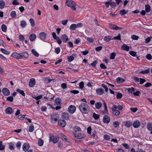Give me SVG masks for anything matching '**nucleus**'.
Segmentation results:
<instances>
[{
	"instance_id": "obj_1",
	"label": "nucleus",
	"mask_w": 152,
	"mask_h": 152,
	"mask_svg": "<svg viewBox=\"0 0 152 152\" xmlns=\"http://www.w3.org/2000/svg\"><path fill=\"white\" fill-rule=\"evenodd\" d=\"M79 108L81 112L84 114H88L89 112V107L87 104L84 103L80 104L79 106Z\"/></svg>"
},
{
	"instance_id": "obj_2",
	"label": "nucleus",
	"mask_w": 152,
	"mask_h": 152,
	"mask_svg": "<svg viewBox=\"0 0 152 152\" xmlns=\"http://www.w3.org/2000/svg\"><path fill=\"white\" fill-rule=\"evenodd\" d=\"M66 4L67 6L71 7L74 10H76L75 7L76 4L72 0H67L66 2Z\"/></svg>"
},
{
	"instance_id": "obj_3",
	"label": "nucleus",
	"mask_w": 152,
	"mask_h": 152,
	"mask_svg": "<svg viewBox=\"0 0 152 152\" xmlns=\"http://www.w3.org/2000/svg\"><path fill=\"white\" fill-rule=\"evenodd\" d=\"M58 115L56 113H53L51 115V119L52 121H57L58 119Z\"/></svg>"
},
{
	"instance_id": "obj_4",
	"label": "nucleus",
	"mask_w": 152,
	"mask_h": 152,
	"mask_svg": "<svg viewBox=\"0 0 152 152\" xmlns=\"http://www.w3.org/2000/svg\"><path fill=\"white\" fill-rule=\"evenodd\" d=\"M76 110V107L75 106L73 105H70L68 108V111L71 114H73L75 112Z\"/></svg>"
},
{
	"instance_id": "obj_5",
	"label": "nucleus",
	"mask_w": 152,
	"mask_h": 152,
	"mask_svg": "<svg viewBox=\"0 0 152 152\" xmlns=\"http://www.w3.org/2000/svg\"><path fill=\"white\" fill-rule=\"evenodd\" d=\"M73 134L76 138L78 139H82L85 138L86 136L85 134H82L80 133H76L75 132H74Z\"/></svg>"
},
{
	"instance_id": "obj_6",
	"label": "nucleus",
	"mask_w": 152,
	"mask_h": 152,
	"mask_svg": "<svg viewBox=\"0 0 152 152\" xmlns=\"http://www.w3.org/2000/svg\"><path fill=\"white\" fill-rule=\"evenodd\" d=\"M110 121V116L105 115L103 119V122L105 124H108Z\"/></svg>"
},
{
	"instance_id": "obj_7",
	"label": "nucleus",
	"mask_w": 152,
	"mask_h": 152,
	"mask_svg": "<svg viewBox=\"0 0 152 152\" xmlns=\"http://www.w3.org/2000/svg\"><path fill=\"white\" fill-rule=\"evenodd\" d=\"M109 27L111 29L113 30H121L123 29L122 27H120L115 25L110 24Z\"/></svg>"
},
{
	"instance_id": "obj_8",
	"label": "nucleus",
	"mask_w": 152,
	"mask_h": 152,
	"mask_svg": "<svg viewBox=\"0 0 152 152\" xmlns=\"http://www.w3.org/2000/svg\"><path fill=\"white\" fill-rule=\"evenodd\" d=\"M104 90L102 88H97L96 90V92L98 95H101L104 93Z\"/></svg>"
},
{
	"instance_id": "obj_9",
	"label": "nucleus",
	"mask_w": 152,
	"mask_h": 152,
	"mask_svg": "<svg viewBox=\"0 0 152 152\" xmlns=\"http://www.w3.org/2000/svg\"><path fill=\"white\" fill-rule=\"evenodd\" d=\"M62 117L65 120H68L69 119V115L67 113H62Z\"/></svg>"
},
{
	"instance_id": "obj_10",
	"label": "nucleus",
	"mask_w": 152,
	"mask_h": 152,
	"mask_svg": "<svg viewBox=\"0 0 152 152\" xmlns=\"http://www.w3.org/2000/svg\"><path fill=\"white\" fill-rule=\"evenodd\" d=\"M2 92L4 95L6 96H8L10 94L9 90L6 88H4L2 90Z\"/></svg>"
},
{
	"instance_id": "obj_11",
	"label": "nucleus",
	"mask_w": 152,
	"mask_h": 152,
	"mask_svg": "<svg viewBox=\"0 0 152 152\" xmlns=\"http://www.w3.org/2000/svg\"><path fill=\"white\" fill-rule=\"evenodd\" d=\"M30 147L29 144L27 142L24 143L23 146V149L25 152L27 151Z\"/></svg>"
},
{
	"instance_id": "obj_12",
	"label": "nucleus",
	"mask_w": 152,
	"mask_h": 152,
	"mask_svg": "<svg viewBox=\"0 0 152 152\" xmlns=\"http://www.w3.org/2000/svg\"><path fill=\"white\" fill-rule=\"evenodd\" d=\"M39 38L43 41H44L46 37V34L44 32H41L39 34Z\"/></svg>"
},
{
	"instance_id": "obj_13",
	"label": "nucleus",
	"mask_w": 152,
	"mask_h": 152,
	"mask_svg": "<svg viewBox=\"0 0 152 152\" xmlns=\"http://www.w3.org/2000/svg\"><path fill=\"white\" fill-rule=\"evenodd\" d=\"M36 83L35 79L34 78H32L30 80L29 82V85L31 87H33L34 86Z\"/></svg>"
},
{
	"instance_id": "obj_14",
	"label": "nucleus",
	"mask_w": 152,
	"mask_h": 152,
	"mask_svg": "<svg viewBox=\"0 0 152 152\" xmlns=\"http://www.w3.org/2000/svg\"><path fill=\"white\" fill-rule=\"evenodd\" d=\"M61 38L63 42H66L69 40V38L68 36L66 34L62 35L61 36Z\"/></svg>"
},
{
	"instance_id": "obj_15",
	"label": "nucleus",
	"mask_w": 152,
	"mask_h": 152,
	"mask_svg": "<svg viewBox=\"0 0 152 152\" xmlns=\"http://www.w3.org/2000/svg\"><path fill=\"white\" fill-rule=\"evenodd\" d=\"M58 123L59 125L63 127H64L66 125V122L63 120H59L58 121Z\"/></svg>"
},
{
	"instance_id": "obj_16",
	"label": "nucleus",
	"mask_w": 152,
	"mask_h": 152,
	"mask_svg": "<svg viewBox=\"0 0 152 152\" xmlns=\"http://www.w3.org/2000/svg\"><path fill=\"white\" fill-rule=\"evenodd\" d=\"M13 111L11 107H7L5 110L6 113L8 114H11L13 113Z\"/></svg>"
},
{
	"instance_id": "obj_17",
	"label": "nucleus",
	"mask_w": 152,
	"mask_h": 152,
	"mask_svg": "<svg viewBox=\"0 0 152 152\" xmlns=\"http://www.w3.org/2000/svg\"><path fill=\"white\" fill-rule=\"evenodd\" d=\"M20 58H27L28 57V54L26 52H23L20 54Z\"/></svg>"
},
{
	"instance_id": "obj_18",
	"label": "nucleus",
	"mask_w": 152,
	"mask_h": 152,
	"mask_svg": "<svg viewBox=\"0 0 152 152\" xmlns=\"http://www.w3.org/2000/svg\"><path fill=\"white\" fill-rule=\"evenodd\" d=\"M140 125V122L138 121H136L133 123V126L134 128H137Z\"/></svg>"
},
{
	"instance_id": "obj_19",
	"label": "nucleus",
	"mask_w": 152,
	"mask_h": 152,
	"mask_svg": "<svg viewBox=\"0 0 152 152\" xmlns=\"http://www.w3.org/2000/svg\"><path fill=\"white\" fill-rule=\"evenodd\" d=\"M36 38V36L35 34H31L29 37L30 40L32 42L34 41Z\"/></svg>"
},
{
	"instance_id": "obj_20",
	"label": "nucleus",
	"mask_w": 152,
	"mask_h": 152,
	"mask_svg": "<svg viewBox=\"0 0 152 152\" xmlns=\"http://www.w3.org/2000/svg\"><path fill=\"white\" fill-rule=\"evenodd\" d=\"M116 81L117 83H124L125 80L122 78L118 77L116 78Z\"/></svg>"
},
{
	"instance_id": "obj_21",
	"label": "nucleus",
	"mask_w": 152,
	"mask_h": 152,
	"mask_svg": "<svg viewBox=\"0 0 152 152\" xmlns=\"http://www.w3.org/2000/svg\"><path fill=\"white\" fill-rule=\"evenodd\" d=\"M11 56L14 58L18 59L20 58V54L18 53H13Z\"/></svg>"
},
{
	"instance_id": "obj_22",
	"label": "nucleus",
	"mask_w": 152,
	"mask_h": 152,
	"mask_svg": "<svg viewBox=\"0 0 152 152\" xmlns=\"http://www.w3.org/2000/svg\"><path fill=\"white\" fill-rule=\"evenodd\" d=\"M95 107L97 109H99L102 106V103L100 102H97L95 103Z\"/></svg>"
},
{
	"instance_id": "obj_23",
	"label": "nucleus",
	"mask_w": 152,
	"mask_h": 152,
	"mask_svg": "<svg viewBox=\"0 0 152 152\" xmlns=\"http://www.w3.org/2000/svg\"><path fill=\"white\" fill-rule=\"evenodd\" d=\"M125 126L127 128H129L132 124V122L130 121H126L124 122Z\"/></svg>"
},
{
	"instance_id": "obj_24",
	"label": "nucleus",
	"mask_w": 152,
	"mask_h": 152,
	"mask_svg": "<svg viewBox=\"0 0 152 152\" xmlns=\"http://www.w3.org/2000/svg\"><path fill=\"white\" fill-rule=\"evenodd\" d=\"M121 48L122 50L127 51H129V47L125 44L122 45Z\"/></svg>"
},
{
	"instance_id": "obj_25",
	"label": "nucleus",
	"mask_w": 152,
	"mask_h": 152,
	"mask_svg": "<svg viewBox=\"0 0 152 152\" xmlns=\"http://www.w3.org/2000/svg\"><path fill=\"white\" fill-rule=\"evenodd\" d=\"M112 37L111 36H105L104 38V40L106 42H108L111 40H112Z\"/></svg>"
},
{
	"instance_id": "obj_26",
	"label": "nucleus",
	"mask_w": 152,
	"mask_h": 152,
	"mask_svg": "<svg viewBox=\"0 0 152 152\" xmlns=\"http://www.w3.org/2000/svg\"><path fill=\"white\" fill-rule=\"evenodd\" d=\"M112 114L114 116H118L120 114V112L117 110L113 111Z\"/></svg>"
},
{
	"instance_id": "obj_27",
	"label": "nucleus",
	"mask_w": 152,
	"mask_h": 152,
	"mask_svg": "<svg viewBox=\"0 0 152 152\" xmlns=\"http://www.w3.org/2000/svg\"><path fill=\"white\" fill-rule=\"evenodd\" d=\"M147 128L150 131H152V123L149 122L148 123Z\"/></svg>"
},
{
	"instance_id": "obj_28",
	"label": "nucleus",
	"mask_w": 152,
	"mask_h": 152,
	"mask_svg": "<svg viewBox=\"0 0 152 152\" xmlns=\"http://www.w3.org/2000/svg\"><path fill=\"white\" fill-rule=\"evenodd\" d=\"M151 10L150 6L148 4L145 5V11L147 12H148Z\"/></svg>"
},
{
	"instance_id": "obj_29",
	"label": "nucleus",
	"mask_w": 152,
	"mask_h": 152,
	"mask_svg": "<svg viewBox=\"0 0 152 152\" xmlns=\"http://www.w3.org/2000/svg\"><path fill=\"white\" fill-rule=\"evenodd\" d=\"M10 15L12 18H15L16 16V12L15 11H12L11 12Z\"/></svg>"
},
{
	"instance_id": "obj_30",
	"label": "nucleus",
	"mask_w": 152,
	"mask_h": 152,
	"mask_svg": "<svg viewBox=\"0 0 152 152\" xmlns=\"http://www.w3.org/2000/svg\"><path fill=\"white\" fill-rule=\"evenodd\" d=\"M5 5V2L3 0L0 1V8L3 9Z\"/></svg>"
},
{
	"instance_id": "obj_31",
	"label": "nucleus",
	"mask_w": 152,
	"mask_h": 152,
	"mask_svg": "<svg viewBox=\"0 0 152 152\" xmlns=\"http://www.w3.org/2000/svg\"><path fill=\"white\" fill-rule=\"evenodd\" d=\"M16 91L23 96H25V94L23 91L21 90L19 88L17 89Z\"/></svg>"
},
{
	"instance_id": "obj_32",
	"label": "nucleus",
	"mask_w": 152,
	"mask_h": 152,
	"mask_svg": "<svg viewBox=\"0 0 152 152\" xmlns=\"http://www.w3.org/2000/svg\"><path fill=\"white\" fill-rule=\"evenodd\" d=\"M61 99L59 98H57L55 100V103L57 105H61Z\"/></svg>"
},
{
	"instance_id": "obj_33",
	"label": "nucleus",
	"mask_w": 152,
	"mask_h": 152,
	"mask_svg": "<svg viewBox=\"0 0 152 152\" xmlns=\"http://www.w3.org/2000/svg\"><path fill=\"white\" fill-rule=\"evenodd\" d=\"M128 91L131 94H132L133 92L135 91V89L133 87H132L130 88H128L127 89Z\"/></svg>"
},
{
	"instance_id": "obj_34",
	"label": "nucleus",
	"mask_w": 152,
	"mask_h": 152,
	"mask_svg": "<svg viewBox=\"0 0 152 152\" xmlns=\"http://www.w3.org/2000/svg\"><path fill=\"white\" fill-rule=\"evenodd\" d=\"M77 28L76 24H72L70 27V29L74 30L76 29Z\"/></svg>"
},
{
	"instance_id": "obj_35",
	"label": "nucleus",
	"mask_w": 152,
	"mask_h": 152,
	"mask_svg": "<svg viewBox=\"0 0 152 152\" xmlns=\"http://www.w3.org/2000/svg\"><path fill=\"white\" fill-rule=\"evenodd\" d=\"M1 51L3 53L6 55H8L10 53L9 51L2 48H1Z\"/></svg>"
},
{
	"instance_id": "obj_36",
	"label": "nucleus",
	"mask_w": 152,
	"mask_h": 152,
	"mask_svg": "<svg viewBox=\"0 0 152 152\" xmlns=\"http://www.w3.org/2000/svg\"><path fill=\"white\" fill-rule=\"evenodd\" d=\"M99 115L94 113L93 114V117L95 120H97L99 118Z\"/></svg>"
},
{
	"instance_id": "obj_37",
	"label": "nucleus",
	"mask_w": 152,
	"mask_h": 152,
	"mask_svg": "<svg viewBox=\"0 0 152 152\" xmlns=\"http://www.w3.org/2000/svg\"><path fill=\"white\" fill-rule=\"evenodd\" d=\"M150 69H145L144 71H142L139 72L140 74H147L149 72Z\"/></svg>"
},
{
	"instance_id": "obj_38",
	"label": "nucleus",
	"mask_w": 152,
	"mask_h": 152,
	"mask_svg": "<svg viewBox=\"0 0 152 152\" xmlns=\"http://www.w3.org/2000/svg\"><path fill=\"white\" fill-rule=\"evenodd\" d=\"M34 126L32 124H31L28 129V131L30 132H32L34 130Z\"/></svg>"
},
{
	"instance_id": "obj_39",
	"label": "nucleus",
	"mask_w": 152,
	"mask_h": 152,
	"mask_svg": "<svg viewBox=\"0 0 152 152\" xmlns=\"http://www.w3.org/2000/svg\"><path fill=\"white\" fill-rule=\"evenodd\" d=\"M1 28L3 31L5 32L7 31V27L5 24L2 25Z\"/></svg>"
},
{
	"instance_id": "obj_40",
	"label": "nucleus",
	"mask_w": 152,
	"mask_h": 152,
	"mask_svg": "<svg viewBox=\"0 0 152 152\" xmlns=\"http://www.w3.org/2000/svg\"><path fill=\"white\" fill-rule=\"evenodd\" d=\"M119 123L117 121H115L113 122V125L115 128H117L119 126Z\"/></svg>"
},
{
	"instance_id": "obj_41",
	"label": "nucleus",
	"mask_w": 152,
	"mask_h": 152,
	"mask_svg": "<svg viewBox=\"0 0 152 152\" xmlns=\"http://www.w3.org/2000/svg\"><path fill=\"white\" fill-rule=\"evenodd\" d=\"M38 145L39 146H41L43 145L44 141L42 140L39 139L38 140Z\"/></svg>"
},
{
	"instance_id": "obj_42",
	"label": "nucleus",
	"mask_w": 152,
	"mask_h": 152,
	"mask_svg": "<svg viewBox=\"0 0 152 152\" xmlns=\"http://www.w3.org/2000/svg\"><path fill=\"white\" fill-rule=\"evenodd\" d=\"M20 25L22 27L24 28L26 26V23L25 21L22 20L21 21Z\"/></svg>"
},
{
	"instance_id": "obj_43",
	"label": "nucleus",
	"mask_w": 152,
	"mask_h": 152,
	"mask_svg": "<svg viewBox=\"0 0 152 152\" xmlns=\"http://www.w3.org/2000/svg\"><path fill=\"white\" fill-rule=\"evenodd\" d=\"M32 53L35 56L38 57L39 56V54L37 53L34 49H32L31 50Z\"/></svg>"
},
{
	"instance_id": "obj_44",
	"label": "nucleus",
	"mask_w": 152,
	"mask_h": 152,
	"mask_svg": "<svg viewBox=\"0 0 152 152\" xmlns=\"http://www.w3.org/2000/svg\"><path fill=\"white\" fill-rule=\"evenodd\" d=\"M128 12V10L126 11L125 10L123 9L120 11V13L122 15H124L126 14Z\"/></svg>"
},
{
	"instance_id": "obj_45",
	"label": "nucleus",
	"mask_w": 152,
	"mask_h": 152,
	"mask_svg": "<svg viewBox=\"0 0 152 152\" xmlns=\"http://www.w3.org/2000/svg\"><path fill=\"white\" fill-rule=\"evenodd\" d=\"M121 40V35L120 34H118V35L115 37H114L113 38H112V40Z\"/></svg>"
},
{
	"instance_id": "obj_46",
	"label": "nucleus",
	"mask_w": 152,
	"mask_h": 152,
	"mask_svg": "<svg viewBox=\"0 0 152 152\" xmlns=\"http://www.w3.org/2000/svg\"><path fill=\"white\" fill-rule=\"evenodd\" d=\"M74 59V57L72 56H69L67 57V60L69 62H71Z\"/></svg>"
},
{
	"instance_id": "obj_47",
	"label": "nucleus",
	"mask_w": 152,
	"mask_h": 152,
	"mask_svg": "<svg viewBox=\"0 0 152 152\" xmlns=\"http://www.w3.org/2000/svg\"><path fill=\"white\" fill-rule=\"evenodd\" d=\"M74 130L75 132H80L81 131V129L79 127L76 126L74 128Z\"/></svg>"
},
{
	"instance_id": "obj_48",
	"label": "nucleus",
	"mask_w": 152,
	"mask_h": 152,
	"mask_svg": "<svg viewBox=\"0 0 152 152\" xmlns=\"http://www.w3.org/2000/svg\"><path fill=\"white\" fill-rule=\"evenodd\" d=\"M29 21L30 23L31 24V26L32 27H34L35 26V22L34 20L32 18H31L29 20Z\"/></svg>"
},
{
	"instance_id": "obj_49",
	"label": "nucleus",
	"mask_w": 152,
	"mask_h": 152,
	"mask_svg": "<svg viewBox=\"0 0 152 152\" xmlns=\"http://www.w3.org/2000/svg\"><path fill=\"white\" fill-rule=\"evenodd\" d=\"M5 149V146L2 145V142L0 141V150H3Z\"/></svg>"
},
{
	"instance_id": "obj_50",
	"label": "nucleus",
	"mask_w": 152,
	"mask_h": 152,
	"mask_svg": "<svg viewBox=\"0 0 152 152\" xmlns=\"http://www.w3.org/2000/svg\"><path fill=\"white\" fill-rule=\"evenodd\" d=\"M14 144L12 143H10L9 144V148L10 150H12L14 149Z\"/></svg>"
},
{
	"instance_id": "obj_51",
	"label": "nucleus",
	"mask_w": 152,
	"mask_h": 152,
	"mask_svg": "<svg viewBox=\"0 0 152 152\" xmlns=\"http://www.w3.org/2000/svg\"><path fill=\"white\" fill-rule=\"evenodd\" d=\"M131 38L133 40H137L139 39V37L135 35H133L132 36Z\"/></svg>"
},
{
	"instance_id": "obj_52",
	"label": "nucleus",
	"mask_w": 152,
	"mask_h": 152,
	"mask_svg": "<svg viewBox=\"0 0 152 152\" xmlns=\"http://www.w3.org/2000/svg\"><path fill=\"white\" fill-rule=\"evenodd\" d=\"M116 53L115 52H113L110 54V58L111 59H114L116 56Z\"/></svg>"
},
{
	"instance_id": "obj_53",
	"label": "nucleus",
	"mask_w": 152,
	"mask_h": 152,
	"mask_svg": "<svg viewBox=\"0 0 152 152\" xmlns=\"http://www.w3.org/2000/svg\"><path fill=\"white\" fill-rule=\"evenodd\" d=\"M55 39L57 40V42L59 44H60L62 43V41L58 37V36L57 37H56Z\"/></svg>"
},
{
	"instance_id": "obj_54",
	"label": "nucleus",
	"mask_w": 152,
	"mask_h": 152,
	"mask_svg": "<svg viewBox=\"0 0 152 152\" xmlns=\"http://www.w3.org/2000/svg\"><path fill=\"white\" fill-rule=\"evenodd\" d=\"M129 53L130 55L133 56H136V53L134 51H130L129 52Z\"/></svg>"
},
{
	"instance_id": "obj_55",
	"label": "nucleus",
	"mask_w": 152,
	"mask_h": 152,
	"mask_svg": "<svg viewBox=\"0 0 152 152\" xmlns=\"http://www.w3.org/2000/svg\"><path fill=\"white\" fill-rule=\"evenodd\" d=\"M84 85V84L83 81L80 82L79 84L80 88L82 89L83 88Z\"/></svg>"
},
{
	"instance_id": "obj_56",
	"label": "nucleus",
	"mask_w": 152,
	"mask_h": 152,
	"mask_svg": "<svg viewBox=\"0 0 152 152\" xmlns=\"http://www.w3.org/2000/svg\"><path fill=\"white\" fill-rule=\"evenodd\" d=\"M13 100V97L12 96H10L7 97V101L12 102Z\"/></svg>"
},
{
	"instance_id": "obj_57",
	"label": "nucleus",
	"mask_w": 152,
	"mask_h": 152,
	"mask_svg": "<svg viewBox=\"0 0 152 152\" xmlns=\"http://www.w3.org/2000/svg\"><path fill=\"white\" fill-rule=\"evenodd\" d=\"M152 38V37H151V36H150V37H148L146 39H145V42L146 43H147L148 42H149L151 40V38Z\"/></svg>"
},
{
	"instance_id": "obj_58",
	"label": "nucleus",
	"mask_w": 152,
	"mask_h": 152,
	"mask_svg": "<svg viewBox=\"0 0 152 152\" xmlns=\"http://www.w3.org/2000/svg\"><path fill=\"white\" fill-rule=\"evenodd\" d=\"M102 87H103V88H104V89L105 90V91L106 92H107L108 91V88L107 87L106 85H105L104 84H102Z\"/></svg>"
},
{
	"instance_id": "obj_59",
	"label": "nucleus",
	"mask_w": 152,
	"mask_h": 152,
	"mask_svg": "<svg viewBox=\"0 0 152 152\" xmlns=\"http://www.w3.org/2000/svg\"><path fill=\"white\" fill-rule=\"evenodd\" d=\"M122 145L126 149H129V146L127 144L123 143Z\"/></svg>"
},
{
	"instance_id": "obj_60",
	"label": "nucleus",
	"mask_w": 152,
	"mask_h": 152,
	"mask_svg": "<svg viewBox=\"0 0 152 152\" xmlns=\"http://www.w3.org/2000/svg\"><path fill=\"white\" fill-rule=\"evenodd\" d=\"M26 115H20L18 116V118L20 120H23L24 118V117Z\"/></svg>"
},
{
	"instance_id": "obj_61",
	"label": "nucleus",
	"mask_w": 152,
	"mask_h": 152,
	"mask_svg": "<svg viewBox=\"0 0 152 152\" xmlns=\"http://www.w3.org/2000/svg\"><path fill=\"white\" fill-rule=\"evenodd\" d=\"M60 51V48L59 47H57L55 49V53L57 54H58L59 53Z\"/></svg>"
},
{
	"instance_id": "obj_62",
	"label": "nucleus",
	"mask_w": 152,
	"mask_h": 152,
	"mask_svg": "<svg viewBox=\"0 0 152 152\" xmlns=\"http://www.w3.org/2000/svg\"><path fill=\"white\" fill-rule=\"evenodd\" d=\"M97 63V61L96 60L93 63H91L90 65H91L93 67H95L96 66V65Z\"/></svg>"
},
{
	"instance_id": "obj_63",
	"label": "nucleus",
	"mask_w": 152,
	"mask_h": 152,
	"mask_svg": "<svg viewBox=\"0 0 152 152\" xmlns=\"http://www.w3.org/2000/svg\"><path fill=\"white\" fill-rule=\"evenodd\" d=\"M117 99H121L122 96V94L121 93H118L117 94Z\"/></svg>"
},
{
	"instance_id": "obj_64",
	"label": "nucleus",
	"mask_w": 152,
	"mask_h": 152,
	"mask_svg": "<svg viewBox=\"0 0 152 152\" xmlns=\"http://www.w3.org/2000/svg\"><path fill=\"white\" fill-rule=\"evenodd\" d=\"M146 58L149 60H151L152 58V56L150 54H148L146 56Z\"/></svg>"
}]
</instances>
